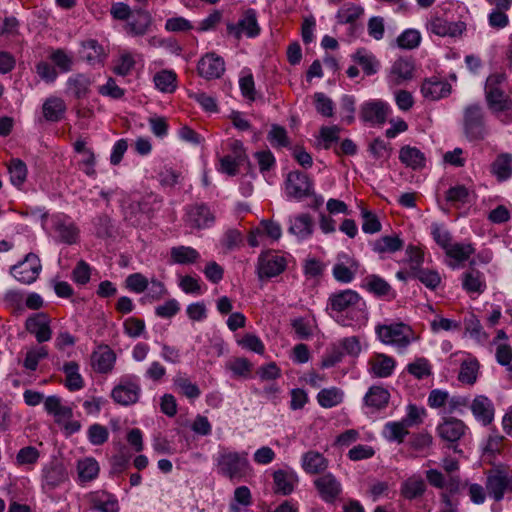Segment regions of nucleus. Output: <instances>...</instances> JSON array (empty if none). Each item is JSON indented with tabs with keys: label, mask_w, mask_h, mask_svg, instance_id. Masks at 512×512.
Wrapping results in <instances>:
<instances>
[{
	"label": "nucleus",
	"mask_w": 512,
	"mask_h": 512,
	"mask_svg": "<svg viewBox=\"0 0 512 512\" xmlns=\"http://www.w3.org/2000/svg\"><path fill=\"white\" fill-rule=\"evenodd\" d=\"M327 309L342 326H353L367 320L365 301L351 289L332 293L328 298Z\"/></svg>",
	"instance_id": "nucleus-1"
},
{
	"label": "nucleus",
	"mask_w": 512,
	"mask_h": 512,
	"mask_svg": "<svg viewBox=\"0 0 512 512\" xmlns=\"http://www.w3.org/2000/svg\"><path fill=\"white\" fill-rule=\"evenodd\" d=\"M215 461L218 473L231 480L241 479L252 471L247 452H236L221 448Z\"/></svg>",
	"instance_id": "nucleus-2"
},
{
	"label": "nucleus",
	"mask_w": 512,
	"mask_h": 512,
	"mask_svg": "<svg viewBox=\"0 0 512 512\" xmlns=\"http://www.w3.org/2000/svg\"><path fill=\"white\" fill-rule=\"evenodd\" d=\"M376 333L382 343L392 345L399 351L405 350L417 339L411 327L404 323L378 325Z\"/></svg>",
	"instance_id": "nucleus-3"
},
{
	"label": "nucleus",
	"mask_w": 512,
	"mask_h": 512,
	"mask_svg": "<svg viewBox=\"0 0 512 512\" xmlns=\"http://www.w3.org/2000/svg\"><path fill=\"white\" fill-rule=\"evenodd\" d=\"M463 130L470 141L483 140L488 135L484 112L480 106L473 104L464 109Z\"/></svg>",
	"instance_id": "nucleus-4"
},
{
	"label": "nucleus",
	"mask_w": 512,
	"mask_h": 512,
	"mask_svg": "<svg viewBox=\"0 0 512 512\" xmlns=\"http://www.w3.org/2000/svg\"><path fill=\"white\" fill-rule=\"evenodd\" d=\"M141 395V387L136 376L126 375L120 378L119 383L113 388L111 397L120 405L128 406L138 402Z\"/></svg>",
	"instance_id": "nucleus-5"
},
{
	"label": "nucleus",
	"mask_w": 512,
	"mask_h": 512,
	"mask_svg": "<svg viewBox=\"0 0 512 512\" xmlns=\"http://www.w3.org/2000/svg\"><path fill=\"white\" fill-rule=\"evenodd\" d=\"M286 265L284 256L273 251L263 252L258 257V277L260 279L276 277L285 270Z\"/></svg>",
	"instance_id": "nucleus-6"
},
{
	"label": "nucleus",
	"mask_w": 512,
	"mask_h": 512,
	"mask_svg": "<svg viewBox=\"0 0 512 512\" xmlns=\"http://www.w3.org/2000/svg\"><path fill=\"white\" fill-rule=\"evenodd\" d=\"M467 425L454 417H443L436 427L438 437L449 444L457 443L467 432Z\"/></svg>",
	"instance_id": "nucleus-7"
},
{
	"label": "nucleus",
	"mask_w": 512,
	"mask_h": 512,
	"mask_svg": "<svg viewBox=\"0 0 512 512\" xmlns=\"http://www.w3.org/2000/svg\"><path fill=\"white\" fill-rule=\"evenodd\" d=\"M41 268L39 257L33 253H29L23 261L11 268V273L19 282L31 284L37 279Z\"/></svg>",
	"instance_id": "nucleus-8"
},
{
	"label": "nucleus",
	"mask_w": 512,
	"mask_h": 512,
	"mask_svg": "<svg viewBox=\"0 0 512 512\" xmlns=\"http://www.w3.org/2000/svg\"><path fill=\"white\" fill-rule=\"evenodd\" d=\"M313 185L309 177L299 171L290 172L285 181L287 197L300 200L312 193Z\"/></svg>",
	"instance_id": "nucleus-9"
},
{
	"label": "nucleus",
	"mask_w": 512,
	"mask_h": 512,
	"mask_svg": "<svg viewBox=\"0 0 512 512\" xmlns=\"http://www.w3.org/2000/svg\"><path fill=\"white\" fill-rule=\"evenodd\" d=\"M227 31L236 39H240L243 34L249 38L258 36L260 27L255 10H246L236 24L231 23L227 25Z\"/></svg>",
	"instance_id": "nucleus-10"
},
{
	"label": "nucleus",
	"mask_w": 512,
	"mask_h": 512,
	"mask_svg": "<svg viewBox=\"0 0 512 512\" xmlns=\"http://www.w3.org/2000/svg\"><path fill=\"white\" fill-rule=\"evenodd\" d=\"M215 222L214 213L205 204H194L187 208L186 223L191 228L206 229Z\"/></svg>",
	"instance_id": "nucleus-11"
},
{
	"label": "nucleus",
	"mask_w": 512,
	"mask_h": 512,
	"mask_svg": "<svg viewBox=\"0 0 512 512\" xmlns=\"http://www.w3.org/2000/svg\"><path fill=\"white\" fill-rule=\"evenodd\" d=\"M51 319L44 313L30 316L25 323L26 330L35 336L38 343L47 342L52 337Z\"/></svg>",
	"instance_id": "nucleus-12"
},
{
	"label": "nucleus",
	"mask_w": 512,
	"mask_h": 512,
	"mask_svg": "<svg viewBox=\"0 0 512 512\" xmlns=\"http://www.w3.org/2000/svg\"><path fill=\"white\" fill-rule=\"evenodd\" d=\"M198 73L206 79H218L225 72V62L214 52L205 54L198 62Z\"/></svg>",
	"instance_id": "nucleus-13"
},
{
	"label": "nucleus",
	"mask_w": 512,
	"mask_h": 512,
	"mask_svg": "<svg viewBox=\"0 0 512 512\" xmlns=\"http://www.w3.org/2000/svg\"><path fill=\"white\" fill-rule=\"evenodd\" d=\"M357 270V261L347 253H341L337 256L332 273L338 282L350 283L354 279Z\"/></svg>",
	"instance_id": "nucleus-14"
},
{
	"label": "nucleus",
	"mask_w": 512,
	"mask_h": 512,
	"mask_svg": "<svg viewBox=\"0 0 512 512\" xmlns=\"http://www.w3.org/2000/svg\"><path fill=\"white\" fill-rule=\"evenodd\" d=\"M314 485L321 499L327 503L334 502L342 491L340 482L331 473H326L316 478Z\"/></svg>",
	"instance_id": "nucleus-15"
},
{
	"label": "nucleus",
	"mask_w": 512,
	"mask_h": 512,
	"mask_svg": "<svg viewBox=\"0 0 512 512\" xmlns=\"http://www.w3.org/2000/svg\"><path fill=\"white\" fill-rule=\"evenodd\" d=\"M92 510L98 512H119L116 497L106 491H93L84 496Z\"/></svg>",
	"instance_id": "nucleus-16"
},
{
	"label": "nucleus",
	"mask_w": 512,
	"mask_h": 512,
	"mask_svg": "<svg viewBox=\"0 0 512 512\" xmlns=\"http://www.w3.org/2000/svg\"><path fill=\"white\" fill-rule=\"evenodd\" d=\"M508 470L495 468L487 473L486 489L495 501H501L506 492Z\"/></svg>",
	"instance_id": "nucleus-17"
},
{
	"label": "nucleus",
	"mask_w": 512,
	"mask_h": 512,
	"mask_svg": "<svg viewBox=\"0 0 512 512\" xmlns=\"http://www.w3.org/2000/svg\"><path fill=\"white\" fill-rule=\"evenodd\" d=\"M369 373L377 378H387L391 376L396 367V361L393 357L383 353L374 354L368 361Z\"/></svg>",
	"instance_id": "nucleus-18"
},
{
	"label": "nucleus",
	"mask_w": 512,
	"mask_h": 512,
	"mask_svg": "<svg viewBox=\"0 0 512 512\" xmlns=\"http://www.w3.org/2000/svg\"><path fill=\"white\" fill-rule=\"evenodd\" d=\"M55 237L59 242L74 244L79 237V229L73 221L67 217H56L53 225Z\"/></svg>",
	"instance_id": "nucleus-19"
},
{
	"label": "nucleus",
	"mask_w": 512,
	"mask_h": 512,
	"mask_svg": "<svg viewBox=\"0 0 512 512\" xmlns=\"http://www.w3.org/2000/svg\"><path fill=\"white\" fill-rule=\"evenodd\" d=\"M389 109L382 101H367L361 110L363 121L371 125H381L385 123Z\"/></svg>",
	"instance_id": "nucleus-20"
},
{
	"label": "nucleus",
	"mask_w": 512,
	"mask_h": 512,
	"mask_svg": "<svg viewBox=\"0 0 512 512\" xmlns=\"http://www.w3.org/2000/svg\"><path fill=\"white\" fill-rule=\"evenodd\" d=\"M116 361V354L108 346H99L91 354V365L98 373H109L112 371Z\"/></svg>",
	"instance_id": "nucleus-21"
},
{
	"label": "nucleus",
	"mask_w": 512,
	"mask_h": 512,
	"mask_svg": "<svg viewBox=\"0 0 512 512\" xmlns=\"http://www.w3.org/2000/svg\"><path fill=\"white\" fill-rule=\"evenodd\" d=\"M470 409L476 420L483 425L490 424L494 419L493 403L484 395L476 396L470 404Z\"/></svg>",
	"instance_id": "nucleus-22"
},
{
	"label": "nucleus",
	"mask_w": 512,
	"mask_h": 512,
	"mask_svg": "<svg viewBox=\"0 0 512 512\" xmlns=\"http://www.w3.org/2000/svg\"><path fill=\"white\" fill-rule=\"evenodd\" d=\"M44 408L48 414L54 417L57 424H62L72 419V408L63 405L61 398L56 395L48 396L44 400Z\"/></svg>",
	"instance_id": "nucleus-23"
},
{
	"label": "nucleus",
	"mask_w": 512,
	"mask_h": 512,
	"mask_svg": "<svg viewBox=\"0 0 512 512\" xmlns=\"http://www.w3.org/2000/svg\"><path fill=\"white\" fill-rule=\"evenodd\" d=\"M429 29L438 36L456 37L462 34L465 24L463 22H448L443 18L435 17L430 21Z\"/></svg>",
	"instance_id": "nucleus-24"
},
{
	"label": "nucleus",
	"mask_w": 512,
	"mask_h": 512,
	"mask_svg": "<svg viewBox=\"0 0 512 512\" xmlns=\"http://www.w3.org/2000/svg\"><path fill=\"white\" fill-rule=\"evenodd\" d=\"M328 460L318 451L310 450L301 457V467L307 474H320L328 467Z\"/></svg>",
	"instance_id": "nucleus-25"
},
{
	"label": "nucleus",
	"mask_w": 512,
	"mask_h": 512,
	"mask_svg": "<svg viewBox=\"0 0 512 512\" xmlns=\"http://www.w3.org/2000/svg\"><path fill=\"white\" fill-rule=\"evenodd\" d=\"M289 223L288 231L300 240L309 238L313 233L314 223L309 214L295 216L290 219Z\"/></svg>",
	"instance_id": "nucleus-26"
},
{
	"label": "nucleus",
	"mask_w": 512,
	"mask_h": 512,
	"mask_svg": "<svg viewBox=\"0 0 512 512\" xmlns=\"http://www.w3.org/2000/svg\"><path fill=\"white\" fill-rule=\"evenodd\" d=\"M414 63L407 58L397 59L390 70L389 81L392 84H400L413 77Z\"/></svg>",
	"instance_id": "nucleus-27"
},
{
	"label": "nucleus",
	"mask_w": 512,
	"mask_h": 512,
	"mask_svg": "<svg viewBox=\"0 0 512 512\" xmlns=\"http://www.w3.org/2000/svg\"><path fill=\"white\" fill-rule=\"evenodd\" d=\"M487 107L502 123L512 121V100L511 98H487Z\"/></svg>",
	"instance_id": "nucleus-28"
},
{
	"label": "nucleus",
	"mask_w": 512,
	"mask_h": 512,
	"mask_svg": "<svg viewBox=\"0 0 512 512\" xmlns=\"http://www.w3.org/2000/svg\"><path fill=\"white\" fill-rule=\"evenodd\" d=\"M389 399V391L382 386L375 385L370 387L365 394L364 404L373 410H381L388 405Z\"/></svg>",
	"instance_id": "nucleus-29"
},
{
	"label": "nucleus",
	"mask_w": 512,
	"mask_h": 512,
	"mask_svg": "<svg viewBox=\"0 0 512 512\" xmlns=\"http://www.w3.org/2000/svg\"><path fill=\"white\" fill-rule=\"evenodd\" d=\"M426 491V484L419 475H412L402 482L400 494L407 500L421 497Z\"/></svg>",
	"instance_id": "nucleus-30"
},
{
	"label": "nucleus",
	"mask_w": 512,
	"mask_h": 512,
	"mask_svg": "<svg viewBox=\"0 0 512 512\" xmlns=\"http://www.w3.org/2000/svg\"><path fill=\"white\" fill-rule=\"evenodd\" d=\"M478 371V360L471 355H466L465 358L461 360L458 380L463 384L473 385L477 380Z\"/></svg>",
	"instance_id": "nucleus-31"
},
{
	"label": "nucleus",
	"mask_w": 512,
	"mask_h": 512,
	"mask_svg": "<svg viewBox=\"0 0 512 512\" xmlns=\"http://www.w3.org/2000/svg\"><path fill=\"white\" fill-rule=\"evenodd\" d=\"M462 286L469 294H482L486 289L485 277L478 270H470L463 274Z\"/></svg>",
	"instance_id": "nucleus-32"
},
{
	"label": "nucleus",
	"mask_w": 512,
	"mask_h": 512,
	"mask_svg": "<svg viewBox=\"0 0 512 512\" xmlns=\"http://www.w3.org/2000/svg\"><path fill=\"white\" fill-rule=\"evenodd\" d=\"M172 263L180 265L194 264L200 259L199 252L190 246H175L170 250Z\"/></svg>",
	"instance_id": "nucleus-33"
},
{
	"label": "nucleus",
	"mask_w": 512,
	"mask_h": 512,
	"mask_svg": "<svg viewBox=\"0 0 512 512\" xmlns=\"http://www.w3.org/2000/svg\"><path fill=\"white\" fill-rule=\"evenodd\" d=\"M421 92L423 96H443L451 93V85L444 79L432 76L424 80Z\"/></svg>",
	"instance_id": "nucleus-34"
},
{
	"label": "nucleus",
	"mask_w": 512,
	"mask_h": 512,
	"mask_svg": "<svg viewBox=\"0 0 512 512\" xmlns=\"http://www.w3.org/2000/svg\"><path fill=\"white\" fill-rule=\"evenodd\" d=\"M408 434V426L402 420L387 422L382 431V435L387 441L398 444L403 443Z\"/></svg>",
	"instance_id": "nucleus-35"
},
{
	"label": "nucleus",
	"mask_w": 512,
	"mask_h": 512,
	"mask_svg": "<svg viewBox=\"0 0 512 512\" xmlns=\"http://www.w3.org/2000/svg\"><path fill=\"white\" fill-rule=\"evenodd\" d=\"M173 384L175 388L186 398L195 400L200 397L201 390L197 384L191 382V380L183 373H177L173 378Z\"/></svg>",
	"instance_id": "nucleus-36"
},
{
	"label": "nucleus",
	"mask_w": 512,
	"mask_h": 512,
	"mask_svg": "<svg viewBox=\"0 0 512 512\" xmlns=\"http://www.w3.org/2000/svg\"><path fill=\"white\" fill-rule=\"evenodd\" d=\"M104 55L102 46L94 39L82 42L79 56L90 64L99 63Z\"/></svg>",
	"instance_id": "nucleus-37"
},
{
	"label": "nucleus",
	"mask_w": 512,
	"mask_h": 512,
	"mask_svg": "<svg viewBox=\"0 0 512 512\" xmlns=\"http://www.w3.org/2000/svg\"><path fill=\"white\" fill-rule=\"evenodd\" d=\"M65 110L66 105L62 98H47L42 106L44 118L51 122L59 121L63 117Z\"/></svg>",
	"instance_id": "nucleus-38"
},
{
	"label": "nucleus",
	"mask_w": 512,
	"mask_h": 512,
	"mask_svg": "<svg viewBox=\"0 0 512 512\" xmlns=\"http://www.w3.org/2000/svg\"><path fill=\"white\" fill-rule=\"evenodd\" d=\"M403 240L397 235H386L373 242V251L382 253H394L403 248Z\"/></svg>",
	"instance_id": "nucleus-39"
},
{
	"label": "nucleus",
	"mask_w": 512,
	"mask_h": 512,
	"mask_svg": "<svg viewBox=\"0 0 512 512\" xmlns=\"http://www.w3.org/2000/svg\"><path fill=\"white\" fill-rule=\"evenodd\" d=\"M400 161L407 167L418 169L424 166V154L416 147L404 146L399 152Z\"/></svg>",
	"instance_id": "nucleus-40"
},
{
	"label": "nucleus",
	"mask_w": 512,
	"mask_h": 512,
	"mask_svg": "<svg viewBox=\"0 0 512 512\" xmlns=\"http://www.w3.org/2000/svg\"><path fill=\"white\" fill-rule=\"evenodd\" d=\"M276 492L281 493L283 495L290 494L298 481V478L293 473H288L283 470H278L274 472L273 475Z\"/></svg>",
	"instance_id": "nucleus-41"
},
{
	"label": "nucleus",
	"mask_w": 512,
	"mask_h": 512,
	"mask_svg": "<svg viewBox=\"0 0 512 512\" xmlns=\"http://www.w3.org/2000/svg\"><path fill=\"white\" fill-rule=\"evenodd\" d=\"M252 504V494L247 486H239L235 489L233 498L229 504L230 512H242Z\"/></svg>",
	"instance_id": "nucleus-42"
},
{
	"label": "nucleus",
	"mask_w": 512,
	"mask_h": 512,
	"mask_svg": "<svg viewBox=\"0 0 512 512\" xmlns=\"http://www.w3.org/2000/svg\"><path fill=\"white\" fill-rule=\"evenodd\" d=\"M492 173L499 181H505L512 176V155H499L491 166Z\"/></svg>",
	"instance_id": "nucleus-43"
},
{
	"label": "nucleus",
	"mask_w": 512,
	"mask_h": 512,
	"mask_svg": "<svg viewBox=\"0 0 512 512\" xmlns=\"http://www.w3.org/2000/svg\"><path fill=\"white\" fill-rule=\"evenodd\" d=\"M66 375L65 385L70 391H77L83 388L84 381L79 373V365L74 362H67L63 366Z\"/></svg>",
	"instance_id": "nucleus-44"
},
{
	"label": "nucleus",
	"mask_w": 512,
	"mask_h": 512,
	"mask_svg": "<svg viewBox=\"0 0 512 512\" xmlns=\"http://www.w3.org/2000/svg\"><path fill=\"white\" fill-rule=\"evenodd\" d=\"M151 24V16L147 11L136 10L133 20L128 22L127 31L133 35H143Z\"/></svg>",
	"instance_id": "nucleus-45"
},
{
	"label": "nucleus",
	"mask_w": 512,
	"mask_h": 512,
	"mask_svg": "<svg viewBox=\"0 0 512 512\" xmlns=\"http://www.w3.org/2000/svg\"><path fill=\"white\" fill-rule=\"evenodd\" d=\"M154 83L160 92L171 94L177 87L176 74L168 70L160 71L155 74Z\"/></svg>",
	"instance_id": "nucleus-46"
},
{
	"label": "nucleus",
	"mask_w": 512,
	"mask_h": 512,
	"mask_svg": "<svg viewBox=\"0 0 512 512\" xmlns=\"http://www.w3.org/2000/svg\"><path fill=\"white\" fill-rule=\"evenodd\" d=\"M77 471L81 481H91L95 479L99 473L98 462L90 457L79 460L77 463Z\"/></svg>",
	"instance_id": "nucleus-47"
},
{
	"label": "nucleus",
	"mask_w": 512,
	"mask_h": 512,
	"mask_svg": "<svg viewBox=\"0 0 512 512\" xmlns=\"http://www.w3.org/2000/svg\"><path fill=\"white\" fill-rule=\"evenodd\" d=\"M317 401L323 408H332L343 401V392L336 387L322 389L317 395Z\"/></svg>",
	"instance_id": "nucleus-48"
},
{
	"label": "nucleus",
	"mask_w": 512,
	"mask_h": 512,
	"mask_svg": "<svg viewBox=\"0 0 512 512\" xmlns=\"http://www.w3.org/2000/svg\"><path fill=\"white\" fill-rule=\"evenodd\" d=\"M67 479L66 472L62 466L52 465L44 469V485L50 489L59 486Z\"/></svg>",
	"instance_id": "nucleus-49"
},
{
	"label": "nucleus",
	"mask_w": 512,
	"mask_h": 512,
	"mask_svg": "<svg viewBox=\"0 0 512 512\" xmlns=\"http://www.w3.org/2000/svg\"><path fill=\"white\" fill-rule=\"evenodd\" d=\"M475 253L472 243H452L445 251V254L457 262H464Z\"/></svg>",
	"instance_id": "nucleus-50"
},
{
	"label": "nucleus",
	"mask_w": 512,
	"mask_h": 512,
	"mask_svg": "<svg viewBox=\"0 0 512 512\" xmlns=\"http://www.w3.org/2000/svg\"><path fill=\"white\" fill-rule=\"evenodd\" d=\"M8 171L10 181L14 186L20 187L24 184L28 171L27 166L23 161L20 159H12L8 165Z\"/></svg>",
	"instance_id": "nucleus-51"
},
{
	"label": "nucleus",
	"mask_w": 512,
	"mask_h": 512,
	"mask_svg": "<svg viewBox=\"0 0 512 512\" xmlns=\"http://www.w3.org/2000/svg\"><path fill=\"white\" fill-rule=\"evenodd\" d=\"M407 371L417 379H423L432 374V366L430 362L424 358H416L413 362L407 365Z\"/></svg>",
	"instance_id": "nucleus-52"
},
{
	"label": "nucleus",
	"mask_w": 512,
	"mask_h": 512,
	"mask_svg": "<svg viewBox=\"0 0 512 512\" xmlns=\"http://www.w3.org/2000/svg\"><path fill=\"white\" fill-rule=\"evenodd\" d=\"M411 276L418 279L422 284L431 290L436 289L441 283V276L436 270L421 268L414 272Z\"/></svg>",
	"instance_id": "nucleus-53"
},
{
	"label": "nucleus",
	"mask_w": 512,
	"mask_h": 512,
	"mask_svg": "<svg viewBox=\"0 0 512 512\" xmlns=\"http://www.w3.org/2000/svg\"><path fill=\"white\" fill-rule=\"evenodd\" d=\"M405 262L409 265L410 275L421 269L424 262V252L418 246L408 245L406 248Z\"/></svg>",
	"instance_id": "nucleus-54"
},
{
	"label": "nucleus",
	"mask_w": 512,
	"mask_h": 512,
	"mask_svg": "<svg viewBox=\"0 0 512 512\" xmlns=\"http://www.w3.org/2000/svg\"><path fill=\"white\" fill-rule=\"evenodd\" d=\"M91 82L84 75H76L71 77L67 83V91L70 94L75 96H80L81 94H88L91 92L90 90Z\"/></svg>",
	"instance_id": "nucleus-55"
},
{
	"label": "nucleus",
	"mask_w": 512,
	"mask_h": 512,
	"mask_svg": "<svg viewBox=\"0 0 512 512\" xmlns=\"http://www.w3.org/2000/svg\"><path fill=\"white\" fill-rule=\"evenodd\" d=\"M48 351L44 346L32 347L27 353L23 362V366L30 371H35L40 360L46 358Z\"/></svg>",
	"instance_id": "nucleus-56"
},
{
	"label": "nucleus",
	"mask_w": 512,
	"mask_h": 512,
	"mask_svg": "<svg viewBox=\"0 0 512 512\" xmlns=\"http://www.w3.org/2000/svg\"><path fill=\"white\" fill-rule=\"evenodd\" d=\"M421 35L417 30H405L397 37V44L402 49L411 50L419 46Z\"/></svg>",
	"instance_id": "nucleus-57"
},
{
	"label": "nucleus",
	"mask_w": 512,
	"mask_h": 512,
	"mask_svg": "<svg viewBox=\"0 0 512 512\" xmlns=\"http://www.w3.org/2000/svg\"><path fill=\"white\" fill-rule=\"evenodd\" d=\"M267 139L273 147H286L289 145L286 129L277 124L271 126Z\"/></svg>",
	"instance_id": "nucleus-58"
},
{
	"label": "nucleus",
	"mask_w": 512,
	"mask_h": 512,
	"mask_svg": "<svg viewBox=\"0 0 512 512\" xmlns=\"http://www.w3.org/2000/svg\"><path fill=\"white\" fill-rule=\"evenodd\" d=\"M364 10L361 6H357L354 4L344 6L337 12L338 22L341 24L353 23L355 22L362 14Z\"/></svg>",
	"instance_id": "nucleus-59"
},
{
	"label": "nucleus",
	"mask_w": 512,
	"mask_h": 512,
	"mask_svg": "<svg viewBox=\"0 0 512 512\" xmlns=\"http://www.w3.org/2000/svg\"><path fill=\"white\" fill-rule=\"evenodd\" d=\"M449 393L441 389H433L428 396L427 403L432 409L440 410V412H446L447 402Z\"/></svg>",
	"instance_id": "nucleus-60"
},
{
	"label": "nucleus",
	"mask_w": 512,
	"mask_h": 512,
	"mask_svg": "<svg viewBox=\"0 0 512 512\" xmlns=\"http://www.w3.org/2000/svg\"><path fill=\"white\" fill-rule=\"evenodd\" d=\"M425 416L426 410L423 407H418L415 404H409L406 407V415L402 419V421L409 428L421 424Z\"/></svg>",
	"instance_id": "nucleus-61"
},
{
	"label": "nucleus",
	"mask_w": 512,
	"mask_h": 512,
	"mask_svg": "<svg viewBox=\"0 0 512 512\" xmlns=\"http://www.w3.org/2000/svg\"><path fill=\"white\" fill-rule=\"evenodd\" d=\"M470 192L464 185H456L449 188L445 198L453 205L465 204L468 202Z\"/></svg>",
	"instance_id": "nucleus-62"
},
{
	"label": "nucleus",
	"mask_w": 512,
	"mask_h": 512,
	"mask_svg": "<svg viewBox=\"0 0 512 512\" xmlns=\"http://www.w3.org/2000/svg\"><path fill=\"white\" fill-rule=\"evenodd\" d=\"M361 217L363 219L362 222V230L367 234H374L381 230L382 225L378 219V217L371 211L366 208L361 209Z\"/></svg>",
	"instance_id": "nucleus-63"
},
{
	"label": "nucleus",
	"mask_w": 512,
	"mask_h": 512,
	"mask_svg": "<svg viewBox=\"0 0 512 512\" xmlns=\"http://www.w3.org/2000/svg\"><path fill=\"white\" fill-rule=\"evenodd\" d=\"M237 343L242 348L250 350L260 355L264 354L265 352L264 343L255 334L247 333L240 340H238Z\"/></svg>",
	"instance_id": "nucleus-64"
}]
</instances>
